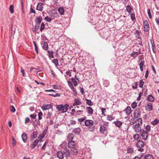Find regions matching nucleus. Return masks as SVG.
I'll return each mask as SVG.
<instances>
[{
  "label": "nucleus",
  "mask_w": 159,
  "mask_h": 159,
  "mask_svg": "<svg viewBox=\"0 0 159 159\" xmlns=\"http://www.w3.org/2000/svg\"><path fill=\"white\" fill-rule=\"evenodd\" d=\"M69 105L66 103L64 105L62 104L57 105L56 106V108L58 111H61L62 113L66 112L68 110Z\"/></svg>",
  "instance_id": "obj_1"
},
{
  "label": "nucleus",
  "mask_w": 159,
  "mask_h": 159,
  "mask_svg": "<svg viewBox=\"0 0 159 159\" xmlns=\"http://www.w3.org/2000/svg\"><path fill=\"white\" fill-rule=\"evenodd\" d=\"M137 106V103L135 102H133L131 105V107L133 109L135 108Z\"/></svg>",
  "instance_id": "obj_47"
},
{
  "label": "nucleus",
  "mask_w": 159,
  "mask_h": 159,
  "mask_svg": "<svg viewBox=\"0 0 159 159\" xmlns=\"http://www.w3.org/2000/svg\"><path fill=\"white\" fill-rule=\"evenodd\" d=\"M67 143L65 142H63L62 144L60 145L61 147V148L62 150H64L65 149H66L67 148Z\"/></svg>",
  "instance_id": "obj_20"
},
{
  "label": "nucleus",
  "mask_w": 159,
  "mask_h": 159,
  "mask_svg": "<svg viewBox=\"0 0 159 159\" xmlns=\"http://www.w3.org/2000/svg\"><path fill=\"white\" fill-rule=\"evenodd\" d=\"M93 121L91 120H87L84 121V125L86 126L93 125Z\"/></svg>",
  "instance_id": "obj_7"
},
{
  "label": "nucleus",
  "mask_w": 159,
  "mask_h": 159,
  "mask_svg": "<svg viewBox=\"0 0 159 159\" xmlns=\"http://www.w3.org/2000/svg\"><path fill=\"white\" fill-rule=\"evenodd\" d=\"M113 73L114 75H117L119 73V71L118 69H116L114 70Z\"/></svg>",
  "instance_id": "obj_59"
},
{
  "label": "nucleus",
  "mask_w": 159,
  "mask_h": 159,
  "mask_svg": "<svg viewBox=\"0 0 159 159\" xmlns=\"http://www.w3.org/2000/svg\"><path fill=\"white\" fill-rule=\"evenodd\" d=\"M63 151V153L65 155H66V157H69L70 156V151L66 148V149H65L64 150H62Z\"/></svg>",
  "instance_id": "obj_18"
},
{
  "label": "nucleus",
  "mask_w": 159,
  "mask_h": 159,
  "mask_svg": "<svg viewBox=\"0 0 159 159\" xmlns=\"http://www.w3.org/2000/svg\"><path fill=\"white\" fill-rule=\"evenodd\" d=\"M57 156L60 159H62L64 158V153L61 151H59L57 152Z\"/></svg>",
  "instance_id": "obj_12"
},
{
  "label": "nucleus",
  "mask_w": 159,
  "mask_h": 159,
  "mask_svg": "<svg viewBox=\"0 0 159 159\" xmlns=\"http://www.w3.org/2000/svg\"><path fill=\"white\" fill-rule=\"evenodd\" d=\"M52 115V112H50L48 111V112L47 117H46V118L48 119V118H51V116Z\"/></svg>",
  "instance_id": "obj_46"
},
{
  "label": "nucleus",
  "mask_w": 159,
  "mask_h": 159,
  "mask_svg": "<svg viewBox=\"0 0 159 159\" xmlns=\"http://www.w3.org/2000/svg\"><path fill=\"white\" fill-rule=\"evenodd\" d=\"M140 110H136L134 113V116L135 118H137L140 116L141 113Z\"/></svg>",
  "instance_id": "obj_17"
},
{
  "label": "nucleus",
  "mask_w": 159,
  "mask_h": 159,
  "mask_svg": "<svg viewBox=\"0 0 159 159\" xmlns=\"http://www.w3.org/2000/svg\"><path fill=\"white\" fill-rule=\"evenodd\" d=\"M83 112V111L81 110L77 111L75 112V116L77 117H78L80 115L82 114Z\"/></svg>",
  "instance_id": "obj_36"
},
{
  "label": "nucleus",
  "mask_w": 159,
  "mask_h": 159,
  "mask_svg": "<svg viewBox=\"0 0 159 159\" xmlns=\"http://www.w3.org/2000/svg\"><path fill=\"white\" fill-rule=\"evenodd\" d=\"M9 10L11 13H14V6L12 5H11L9 7Z\"/></svg>",
  "instance_id": "obj_45"
},
{
  "label": "nucleus",
  "mask_w": 159,
  "mask_h": 159,
  "mask_svg": "<svg viewBox=\"0 0 159 159\" xmlns=\"http://www.w3.org/2000/svg\"><path fill=\"white\" fill-rule=\"evenodd\" d=\"M37 131H34L33 133V135L31 136V137L34 139H35L37 137Z\"/></svg>",
  "instance_id": "obj_44"
},
{
  "label": "nucleus",
  "mask_w": 159,
  "mask_h": 159,
  "mask_svg": "<svg viewBox=\"0 0 159 159\" xmlns=\"http://www.w3.org/2000/svg\"><path fill=\"white\" fill-rule=\"evenodd\" d=\"M45 25L43 22H42L40 28V31L42 32L44 29Z\"/></svg>",
  "instance_id": "obj_50"
},
{
  "label": "nucleus",
  "mask_w": 159,
  "mask_h": 159,
  "mask_svg": "<svg viewBox=\"0 0 159 159\" xmlns=\"http://www.w3.org/2000/svg\"><path fill=\"white\" fill-rule=\"evenodd\" d=\"M74 135L72 133H70L69 134L67 137V139L69 141H71V140H72L74 137Z\"/></svg>",
  "instance_id": "obj_26"
},
{
  "label": "nucleus",
  "mask_w": 159,
  "mask_h": 159,
  "mask_svg": "<svg viewBox=\"0 0 159 159\" xmlns=\"http://www.w3.org/2000/svg\"><path fill=\"white\" fill-rule=\"evenodd\" d=\"M159 123V120H158L156 119L154 120L152 123V124L153 125H157Z\"/></svg>",
  "instance_id": "obj_42"
},
{
  "label": "nucleus",
  "mask_w": 159,
  "mask_h": 159,
  "mask_svg": "<svg viewBox=\"0 0 159 159\" xmlns=\"http://www.w3.org/2000/svg\"><path fill=\"white\" fill-rule=\"evenodd\" d=\"M139 87L140 88H142L144 82H143L142 80H139Z\"/></svg>",
  "instance_id": "obj_52"
},
{
  "label": "nucleus",
  "mask_w": 159,
  "mask_h": 159,
  "mask_svg": "<svg viewBox=\"0 0 159 159\" xmlns=\"http://www.w3.org/2000/svg\"><path fill=\"white\" fill-rule=\"evenodd\" d=\"M81 129L79 128H75L74 129L73 132L75 134H78L81 131Z\"/></svg>",
  "instance_id": "obj_28"
},
{
  "label": "nucleus",
  "mask_w": 159,
  "mask_h": 159,
  "mask_svg": "<svg viewBox=\"0 0 159 159\" xmlns=\"http://www.w3.org/2000/svg\"><path fill=\"white\" fill-rule=\"evenodd\" d=\"M43 48L45 50H47L48 49V43L47 42L44 41L43 44L42 45Z\"/></svg>",
  "instance_id": "obj_15"
},
{
  "label": "nucleus",
  "mask_w": 159,
  "mask_h": 159,
  "mask_svg": "<svg viewBox=\"0 0 159 159\" xmlns=\"http://www.w3.org/2000/svg\"><path fill=\"white\" fill-rule=\"evenodd\" d=\"M147 99L149 101L152 102L154 101V99L152 95H149L147 98Z\"/></svg>",
  "instance_id": "obj_24"
},
{
  "label": "nucleus",
  "mask_w": 159,
  "mask_h": 159,
  "mask_svg": "<svg viewBox=\"0 0 159 159\" xmlns=\"http://www.w3.org/2000/svg\"><path fill=\"white\" fill-rule=\"evenodd\" d=\"M86 110L88 114L91 115L93 113V110L91 107H87Z\"/></svg>",
  "instance_id": "obj_21"
},
{
  "label": "nucleus",
  "mask_w": 159,
  "mask_h": 159,
  "mask_svg": "<svg viewBox=\"0 0 159 159\" xmlns=\"http://www.w3.org/2000/svg\"><path fill=\"white\" fill-rule=\"evenodd\" d=\"M146 109L148 111H151L152 110L153 107L152 103H149L146 105Z\"/></svg>",
  "instance_id": "obj_10"
},
{
  "label": "nucleus",
  "mask_w": 159,
  "mask_h": 159,
  "mask_svg": "<svg viewBox=\"0 0 159 159\" xmlns=\"http://www.w3.org/2000/svg\"><path fill=\"white\" fill-rule=\"evenodd\" d=\"M113 123L115 124V125L119 128H120L122 125V123L119 120H117L114 121Z\"/></svg>",
  "instance_id": "obj_19"
},
{
  "label": "nucleus",
  "mask_w": 159,
  "mask_h": 159,
  "mask_svg": "<svg viewBox=\"0 0 159 159\" xmlns=\"http://www.w3.org/2000/svg\"><path fill=\"white\" fill-rule=\"evenodd\" d=\"M58 11L61 15H63L64 13V9L62 7L59 8Z\"/></svg>",
  "instance_id": "obj_30"
},
{
  "label": "nucleus",
  "mask_w": 159,
  "mask_h": 159,
  "mask_svg": "<svg viewBox=\"0 0 159 159\" xmlns=\"http://www.w3.org/2000/svg\"><path fill=\"white\" fill-rule=\"evenodd\" d=\"M21 137L24 142H25L27 140V134L25 133H24L22 134Z\"/></svg>",
  "instance_id": "obj_27"
},
{
  "label": "nucleus",
  "mask_w": 159,
  "mask_h": 159,
  "mask_svg": "<svg viewBox=\"0 0 159 159\" xmlns=\"http://www.w3.org/2000/svg\"><path fill=\"white\" fill-rule=\"evenodd\" d=\"M11 111L12 112H15L16 111V109L13 105L11 106Z\"/></svg>",
  "instance_id": "obj_62"
},
{
  "label": "nucleus",
  "mask_w": 159,
  "mask_h": 159,
  "mask_svg": "<svg viewBox=\"0 0 159 159\" xmlns=\"http://www.w3.org/2000/svg\"><path fill=\"white\" fill-rule=\"evenodd\" d=\"M139 157V159H146L145 155L143 154L141 155L140 157Z\"/></svg>",
  "instance_id": "obj_64"
},
{
  "label": "nucleus",
  "mask_w": 159,
  "mask_h": 159,
  "mask_svg": "<svg viewBox=\"0 0 159 159\" xmlns=\"http://www.w3.org/2000/svg\"><path fill=\"white\" fill-rule=\"evenodd\" d=\"M30 117L32 119H35L36 117V115L34 113L33 114H31L30 115Z\"/></svg>",
  "instance_id": "obj_63"
},
{
  "label": "nucleus",
  "mask_w": 159,
  "mask_h": 159,
  "mask_svg": "<svg viewBox=\"0 0 159 159\" xmlns=\"http://www.w3.org/2000/svg\"><path fill=\"white\" fill-rule=\"evenodd\" d=\"M33 43L34 46L35 51H36V53L38 54L39 52H38V47L36 44V43H35V42L34 41Z\"/></svg>",
  "instance_id": "obj_49"
},
{
  "label": "nucleus",
  "mask_w": 159,
  "mask_h": 159,
  "mask_svg": "<svg viewBox=\"0 0 159 159\" xmlns=\"http://www.w3.org/2000/svg\"><path fill=\"white\" fill-rule=\"evenodd\" d=\"M130 56L131 57H133V58H135L138 56L137 52H133L131 53Z\"/></svg>",
  "instance_id": "obj_31"
},
{
  "label": "nucleus",
  "mask_w": 159,
  "mask_h": 159,
  "mask_svg": "<svg viewBox=\"0 0 159 159\" xmlns=\"http://www.w3.org/2000/svg\"><path fill=\"white\" fill-rule=\"evenodd\" d=\"M48 56L49 57L53 58H54V56L53 55V52L52 51L48 50Z\"/></svg>",
  "instance_id": "obj_35"
},
{
  "label": "nucleus",
  "mask_w": 159,
  "mask_h": 159,
  "mask_svg": "<svg viewBox=\"0 0 159 159\" xmlns=\"http://www.w3.org/2000/svg\"><path fill=\"white\" fill-rule=\"evenodd\" d=\"M141 32L140 30H136L135 31V33L136 37L139 39L141 40V37L140 35V33Z\"/></svg>",
  "instance_id": "obj_14"
},
{
  "label": "nucleus",
  "mask_w": 159,
  "mask_h": 159,
  "mask_svg": "<svg viewBox=\"0 0 159 159\" xmlns=\"http://www.w3.org/2000/svg\"><path fill=\"white\" fill-rule=\"evenodd\" d=\"M45 20L47 21L50 22L52 20V19L48 16H47L45 18Z\"/></svg>",
  "instance_id": "obj_58"
},
{
  "label": "nucleus",
  "mask_w": 159,
  "mask_h": 159,
  "mask_svg": "<svg viewBox=\"0 0 159 159\" xmlns=\"http://www.w3.org/2000/svg\"><path fill=\"white\" fill-rule=\"evenodd\" d=\"M107 130L106 128L104 126L102 125L101 126L99 129L100 132L102 133H104L105 130Z\"/></svg>",
  "instance_id": "obj_29"
},
{
  "label": "nucleus",
  "mask_w": 159,
  "mask_h": 159,
  "mask_svg": "<svg viewBox=\"0 0 159 159\" xmlns=\"http://www.w3.org/2000/svg\"><path fill=\"white\" fill-rule=\"evenodd\" d=\"M143 24L144 27V31L146 32H148L150 29L148 22L146 20H144L143 21Z\"/></svg>",
  "instance_id": "obj_6"
},
{
  "label": "nucleus",
  "mask_w": 159,
  "mask_h": 159,
  "mask_svg": "<svg viewBox=\"0 0 159 159\" xmlns=\"http://www.w3.org/2000/svg\"><path fill=\"white\" fill-rule=\"evenodd\" d=\"M151 10L150 9L148 8V16L149 18H152V16L151 13Z\"/></svg>",
  "instance_id": "obj_54"
},
{
  "label": "nucleus",
  "mask_w": 159,
  "mask_h": 159,
  "mask_svg": "<svg viewBox=\"0 0 159 159\" xmlns=\"http://www.w3.org/2000/svg\"><path fill=\"white\" fill-rule=\"evenodd\" d=\"M146 159H153V157L152 155L150 154H148L145 155Z\"/></svg>",
  "instance_id": "obj_41"
},
{
  "label": "nucleus",
  "mask_w": 159,
  "mask_h": 159,
  "mask_svg": "<svg viewBox=\"0 0 159 159\" xmlns=\"http://www.w3.org/2000/svg\"><path fill=\"white\" fill-rule=\"evenodd\" d=\"M74 103L73 104V106L76 105H79L81 104V102L78 99H75L74 100Z\"/></svg>",
  "instance_id": "obj_22"
},
{
  "label": "nucleus",
  "mask_w": 159,
  "mask_h": 159,
  "mask_svg": "<svg viewBox=\"0 0 159 159\" xmlns=\"http://www.w3.org/2000/svg\"><path fill=\"white\" fill-rule=\"evenodd\" d=\"M132 8L129 5H127L126 7V10L127 12L129 13H130L131 12Z\"/></svg>",
  "instance_id": "obj_37"
},
{
  "label": "nucleus",
  "mask_w": 159,
  "mask_h": 159,
  "mask_svg": "<svg viewBox=\"0 0 159 159\" xmlns=\"http://www.w3.org/2000/svg\"><path fill=\"white\" fill-rule=\"evenodd\" d=\"M141 132V136L142 137V139L144 140H147L148 136V132L143 129Z\"/></svg>",
  "instance_id": "obj_4"
},
{
  "label": "nucleus",
  "mask_w": 159,
  "mask_h": 159,
  "mask_svg": "<svg viewBox=\"0 0 159 159\" xmlns=\"http://www.w3.org/2000/svg\"><path fill=\"white\" fill-rule=\"evenodd\" d=\"M133 137L134 139L135 140H137L138 139H140V136L138 134H134Z\"/></svg>",
  "instance_id": "obj_33"
},
{
  "label": "nucleus",
  "mask_w": 159,
  "mask_h": 159,
  "mask_svg": "<svg viewBox=\"0 0 159 159\" xmlns=\"http://www.w3.org/2000/svg\"><path fill=\"white\" fill-rule=\"evenodd\" d=\"M127 115H129L131 112V108L130 107L128 106L124 110Z\"/></svg>",
  "instance_id": "obj_13"
},
{
  "label": "nucleus",
  "mask_w": 159,
  "mask_h": 159,
  "mask_svg": "<svg viewBox=\"0 0 159 159\" xmlns=\"http://www.w3.org/2000/svg\"><path fill=\"white\" fill-rule=\"evenodd\" d=\"M39 141L37 139H36L33 142V143L31 144L30 146L31 148L34 149L38 144Z\"/></svg>",
  "instance_id": "obj_11"
},
{
  "label": "nucleus",
  "mask_w": 159,
  "mask_h": 159,
  "mask_svg": "<svg viewBox=\"0 0 159 159\" xmlns=\"http://www.w3.org/2000/svg\"><path fill=\"white\" fill-rule=\"evenodd\" d=\"M86 118V117H85L82 118H79L78 119V121L80 123V124L82 125H84V120Z\"/></svg>",
  "instance_id": "obj_16"
},
{
  "label": "nucleus",
  "mask_w": 159,
  "mask_h": 159,
  "mask_svg": "<svg viewBox=\"0 0 159 159\" xmlns=\"http://www.w3.org/2000/svg\"><path fill=\"white\" fill-rule=\"evenodd\" d=\"M130 17L133 21L135 20L134 14L133 13H130Z\"/></svg>",
  "instance_id": "obj_56"
},
{
  "label": "nucleus",
  "mask_w": 159,
  "mask_h": 159,
  "mask_svg": "<svg viewBox=\"0 0 159 159\" xmlns=\"http://www.w3.org/2000/svg\"><path fill=\"white\" fill-rule=\"evenodd\" d=\"M71 81L73 82V83L74 85L75 86H76L78 85V82L76 81V80L74 78H71Z\"/></svg>",
  "instance_id": "obj_43"
},
{
  "label": "nucleus",
  "mask_w": 159,
  "mask_h": 159,
  "mask_svg": "<svg viewBox=\"0 0 159 159\" xmlns=\"http://www.w3.org/2000/svg\"><path fill=\"white\" fill-rule=\"evenodd\" d=\"M43 116V113L41 111H40L38 114V118L39 120H40L42 119Z\"/></svg>",
  "instance_id": "obj_53"
},
{
  "label": "nucleus",
  "mask_w": 159,
  "mask_h": 159,
  "mask_svg": "<svg viewBox=\"0 0 159 159\" xmlns=\"http://www.w3.org/2000/svg\"><path fill=\"white\" fill-rule=\"evenodd\" d=\"M43 4L42 3L40 2L38 4L37 6V9L39 11H41L43 9Z\"/></svg>",
  "instance_id": "obj_9"
},
{
  "label": "nucleus",
  "mask_w": 159,
  "mask_h": 159,
  "mask_svg": "<svg viewBox=\"0 0 159 159\" xmlns=\"http://www.w3.org/2000/svg\"><path fill=\"white\" fill-rule=\"evenodd\" d=\"M145 129L146 130V131H147V132L150 131L151 130V126L148 125H146Z\"/></svg>",
  "instance_id": "obj_55"
},
{
  "label": "nucleus",
  "mask_w": 159,
  "mask_h": 159,
  "mask_svg": "<svg viewBox=\"0 0 159 159\" xmlns=\"http://www.w3.org/2000/svg\"><path fill=\"white\" fill-rule=\"evenodd\" d=\"M67 82H68V85L69 86V87H70V89L72 88V87H74L73 86V85L72 82L70 81L69 80H68L67 81Z\"/></svg>",
  "instance_id": "obj_61"
},
{
  "label": "nucleus",
  "mask_w": 159,
  "mask_h": 159,
  "mask_svg": "<svg viewBox=\"0 0 159 159\" xmlns=\"http://www.w3.org/2000/svg\"><path fill=\"white\" fill-rule=\"evenodd\" d=\"M42 20V17L41 16L39 17L35 21V24L40 25Z\"/></svg>",
  "instance_id": "obj_23"
},
{
  "label": "nucleus",
  "mask_w": 159,
  "mask_h": 159,
  "mask_svg": "<svg viewBox=\"0 0 159 159\" xmlns=\"http://www.w3.org/2000/svg\"><path fill=\"white\" fill-rule=\"evenodd\" d=\"M86 103L89 106H92L93 105V102L90 100L86 99Z\"/></svg>",
  "instance_id": "obj_39"
},
{
  "label": "nucleus",
  "mask_w": 159,
  "mask_h": 159,
  "mask_svg": "<svg viewBox=\"0 0 159 159\" xmlns=\"http://www.w3.org/2000/svg\"><path fill=\"white\" fill-rule=\"evenodd\" d=\"M68 146L71 148H75V143L74 141L71 140L69 141L68 143Z\"/></svg>",
  "instance_id": "obj_8"
},
{
  "label": "nucleus",
  "mask_w": 159,
  "mask_h": 159,
  "mask_svg": "<svg viewBox=\"0 0 159 159\" xmlns=\"http://www.w3.org/2000/svg\"><path fill=\"white\" fill-rule=\"evenodd\" d=\"M109 82L108 81H105L104 82L103 85L105 87H107L109 86Z\"/></svg>",
  "instance_id": "obj_57"
},
{
  "label": "nucleus",
  "mask_w": 159,
  "mask_h": 159,
  "mask_svg": "<svg viewBox=\"0 0 159 159\" xmlns=\"http://www.w3.org/2000/svg\"><path fill=\"white\" fill-rule=\"evenodd\" d=\"M132 127L135 130L136 133H139L141 132L142 130L140 126V124L138 123L133 126Z\"/></svg>",
  "instance_id": "obj_3"
},
{
  "label": "nucleus",
  "mask_w": 159,
  "mask_h": 159,
  "mask_svg": "<svg viewBox=\"0 0 159 159\" xmlns=\"http://www.w3.org/2000/svg\"><path fill=\"white\" fill-rule=\"evenodd\" d=\"M70 89L73 92V94L75 96H76L77 94V93L76 92V89L74 88V87H72Z\"/></svg>",
  "instance_id": "obj_48"
},
{
  "label": "nucleus",
  "mask_w": 159,
  "mask_h": 159,
  "mask_svg": "<svg viewBox=\"0 0 159 159\" xmlns=\"http://www.w3.org/2000/svg\"><path fill=\"white\" fill-rule=\"evenodd\" d=\"M107 120L109 121H111L115 119L111 115H108L107 117Z\"/></svg>",
  "instance_id": "obj_38"
},
{
  "label": "nucleus",
  "mask_w": 159,
  "mask_h": 159,
  "mask_svg": "<svg viewBox=\"0 0 159 159\" xmlns=\"http://www.w3.org/2000/svg\"><path fill=\"white\" fill-rule=\"evenodd\" d=\"M71 151L73 152V155H76L78 153V151L75 148H71Z\"/></svg>",
  "instance_id": "obj_32"
},
{
  "label": "nucleus",
  "mask_w": 159,
  "mask_h": 159,
  "mask_svg": "<svg viewBox=\"0 0 159 159\" xmlns=\"http://www.w3.org/2000/svg\"><path fill=\"white\" fill-rule=\"evenodd\" d=\"M52 105L51 104H43L41 107L43 111L48 110L52 108Z\"/></svg>",
  "instance_id": "obj_5"
},
{
  "label": "nucleus",
  "mask_w": 159,
  "mask_h": 159,
  "mask_svg": "<svg viewBox=\"0 0 159 159\" xmlns=\"http://www.w3.org/2000/svg\"><path fill=\"white\" fill-rule=\"evenodd\" d=\"M101 111H102V115H103V116H105V114L104 113L106 111V109L105 108H101Z\"/></svg>",
  "instance_id": "obj_60"
},
{
  "label": "nucleus",
  "mask_w": 159,
  "mask_h": 159,
  "mask_svg": "<svg viewBox=\"0 0 159 159\" xmlns=\"http://www.w3.org/2000/svg\"><path fill=\"white\" fill-rule=\"evenodd\" d=\"M52 62L56 66H59L58 61L57 58L53 59L52 61Z\"/></svg>",
  "instance_id": "obj_34"
},
{
  "label": "nucleus",
  "mask_w": 159,
  "mask_h": 159,
  "mask_svg": "<svg viewBox=\"0 0 159 159\" xmlns=\"http://www.w3.org/2000/svg\"><path fill=\"white\" fill-rule=\"evenodd\" d=\"M132 88L134 89H136L137 88V82H135L132 84Z\"/></svg>",
  "instance_id": "obj_40"
},
{
  "label": "nucleus",
  "mask_w": 159,
  "mask_h": 159,
  "mask_svg": "<svg viewBox=\"0 0 159 159\" xmlns=\"http://www.w3.org/2000/svg\"><path fill=\"white\" fill-rule=\"evenodd\" d=\"M145 144L142 140L138 141L136 143V145L137 148H139L138 149V151L142 152L144 151V149L143 148L144 147Z\"/></svg>",
  "instance_id": "obj_2"
},
{
  "label": "nucleus",
  "mask_w": 159,
  "mask_h": 159,
  "mask_svg": "<svg viewBox=\"0 0 159 159\" xmlns=\"http://www.w3.org/2000/svg\"><path fill=\"white\" fill-rule=\"evenodd\" d=\"M48 95L52 96L54 97H60V94L58 93H56L55 95H53L52 94H49Z\"/></svg>",
  "instance_id": "obj_51"
},
{
  "label": "nucleus",
  "mask_w": 159,
  "mask_h": 159,
  "mask_svg": "<svg viewBox=\"0 0 159 159\" xmlns=\"http://www.w3.org/2000/svg\"><path fill=\"white\" fill-rule=\"evenodd\" d=\"M39 25L35 24L34 28L33 29V31L34 33L37 32L39 28Z\"/></svg>",
  "instance_id": "obj_25"
}]
</instances>
